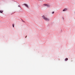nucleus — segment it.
<instances>
[{"mask_svg": "<svg viewBox=\"0 0 75 75\" xmlns=\"http://www.w3.org/2000/svg\"><path fill=\"white\" fill-rule=\"evenodd\" d=\"M13 27H14V24H13Z\"/></svg>", "mask_w": 75, "mask_h": 75, "instance_id": "0eeeda50", "label": "nucleus"}, {"mask_svg": "<svg viewBox=\"0 0 75 75\" xmlns=\"http://www.w3.org/2000/svg\"><path fill=\"white\" fill-rule=\"evenodd\" d=\"M67 8H65L63 10V11H67Z\"/></svg>", "mask_w": 75, "mask_h": 75, "instance_id": "20e7f679", "label": "nucleus"}, {"mask_svg": "<svg viewBox=\"0 0 75 75\" xmlns=\"http://www.w3.org/2000/svg\"><path fill=\"white\" fill-rule=\"evenodd\" d=\"M18 6L19 7H20V5H18Z\"/></svg>", "mask_w": 75, "mask_h": 75, "instance_id": "6e6552de", "label": "nucleus"}, {"mask_svg": "<svg viewBox=\"0 0 75 75\" xmlns=\"http://www.w3.org/2000/svg\"><path fill=\"white\" fill-rule=\"evenodd\" d=\"M3 12V11H0V13H2Z\"/></svg>", "mask_w": 75, "mask_h": 75, "instance_id": "39448f33", "label": "nucleus"}, {"mask_svg": "<svg viewBox=\"0 0 75 75\" xmlns=\"http://www.w3.org/2000/svg\"><path fill=\"white\" fill-rule=\"evenodd\" d=\"M44 6H47V7H50V5L48 4H44Z\"/></svg>", "mask_w": 75, "mask_h": 75, "instance_id": "f03ea898", "label": "nucleus"}, {"mask_svg": "<svg viewBox=\"0 0 75 75\" xmlns=\"http://www.w3.org/2000/svg\"><path fill=\"white\" fill-rule=\"evenodd\" d=\"M68 58H66L65 60V61H67V60H68Z\"/></svg>", "mask_w": 75, "mask_h": 75, "instance_id": "423d86ee", "label": "nucleus"}, {"mask_svg": "<svg viewBox=\"0 0 75 75\" xmlns=\"http://www.w3.org/2000/svg\"><path fill=\"white\" fill-rule=\"evenodd\" d=\"M27 38V36H26L25 38Z\"/></svg>", "mask_w": 75, "mask_h": 75, "instance_id": "9d476101", "label": "nucleus"}, {"mask_svg": "<svg viewBox=\"0 0 75 75\" xmlns=\"http://www.w3.org/2000/svg\"><path fill=\"white\" fill-rule=\"evenodd\" d=\"M23 5H24V6H25L26 7H28V4H23Z\"/></svg>", "mask_w": 75, "mask_h": 75, "instance_id": "7ed1b4c3", "label": "nucleus"}, {"mask_svg": "<svg viewBox=\"0 0 75 75\" xmlns=\"http://www.w3.org/2000/svg\"><path fill=\"white\" fill-rule=\"evenodd\" d=\"M42 18L43 19H44L45 20H46V21H49V19L47 18H46V17H45L44 16H42Z\"/></svg>", "mask_w": 75, "mask_h": 75, "instance_id": "f257e3e1", "label": "nucleus"}, {"mask_svg": "<svg viewBox=\"0 0 75 75\" xmlns=\"http://www.w3.org/2000/svg\"><path fill=\"white\" fill-rule=\"evenodd\" d=\"M54 12H52V14H54Z\"/></svg>", "mask_w": 75, "mask_h": 75, "instance_id": "1a4fd4ad", "label": "nucleus"}]
</instances>
